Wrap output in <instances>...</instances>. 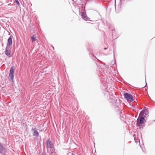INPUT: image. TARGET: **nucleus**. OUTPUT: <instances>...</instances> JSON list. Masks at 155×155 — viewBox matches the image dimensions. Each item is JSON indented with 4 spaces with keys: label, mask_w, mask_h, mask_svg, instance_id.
Returning <instances> with one entry per match:
<instances>
[{
    "label": "nucleus",
    "mask_w": 155,
    "mask_h": 155,
    "mask_svg": "<svg viewBox=\"0 0 155 155\" xmlns=\"http://www.w3.org/2000/svg\"><path fill=\"white\" fill-rule=\"evenodd\" d=\"M15 71L14 66H12L10 68V73L9 75V79L10 80L13 81L14 79V73Z\"/></svg>",
    "instance_id": "obj_1"
},
{
    "label": "nucleus",
    "mask_w": 155,
    "mask_h": 155,
    "mask_svg": "<svg viewBox=\"0 0 155 155\" xmlns=\"http://www.w3.org/2000/svg\"><path fill=\"white\" fill-rule=\"evenodd\" d=\"M144 120H145V119L144 117L142 116L140 117H139L137 120V125L140 126V124H142L144 123Z\"/></svg>",
    "instance_id": "obj_2"
},
{
    "label": "nucleus",
    "mask_w": 155,
    "mask_h": 155,
    "mask_svg": "<svg viewBox=\"0 0 155 155\" xmlns=\"http://www.w3.org/2000/svg\"><path fill=\"white\" fill-rule=\"evenodd\" d=\"M124 96L125 98L127 101L132 102L134 100L132 96L129 93H125L124 94Z\"/></svg>",
    "instance_id": "obj_3"
},
{
    "label": "nucleus",
    "mask_w": 155,
    "mask_h": 155,
    "mask_svg": "<svg viewBox=\"0 0 155 155\" xmlns=\"http://www.w3.org/2000/svg\"><path fill=\"white\" fill-rule=\"evenodd\" d=\"M46 148L48 150L50 148H52L54 147V145L52 142L51 141L50 139H48L46 141Z\"/></svg>",
    "instance_id": "obj_4"
},
{
    "label": "nucleus",
    "mask_w": 155,
    "mask_h": 155,
    "mask_svg": "<svg viewBox=\"0 0 155 155\" xmlns=\"http://www.w3.org/2000/svg\"><path fill=\"white\" fill-rule=\"evenodd\" d=\"M149 114L148 110L147 109H143L141 111L140 114V115L143 117H147Z\"/></svg>",
    "instance_id": "obj_5"
},
{
    "label": "nucleus",
    "mask_w": 155,
    "mask_h": 155,
    "mask_svg": "<svg viewBox=\"0 0 155 155\" xmlns=\"http://www.w3.org/2000/svg\"><path fill=\"white\" fill-rule=\"evenodd\" d=\"M5 54L7 56L9 57H11V54L10 49V48L6 47L5 48Z\"/></svg>",
    "instance_id": "obj_6"
},
{
    "label": "nucleus",
    "mask_w": 155,
    "mask_h": 155,
    "mask_svg": "<svg viewBox=\"0 0 155 155\" xmlns=\"http://www.w3.org/2000/svg\"><path fill=\"white\" fill-rule=\"evenodd\" d=\"M12 36L11 35L8 38L6 47L8 46V47L10 48V47L12 45Z\"/></svg>",
    "instance_id": "obj_7"
},
{
    "label": "nucleus",
    "mask_w": 155,
    "mask_h": 155,
    "mask_svg": "<svg viewBox=\"0 0 155 155\" xmlns=\"http://www.w3.org/2000/svg\"><path fill=\"white\" fill-rule=\"evenodd\" d=\"M80 15L81 16L82 18L84 20L86 21L89 20L90 18L87 17V15L86 14V12H81L80 13Z\"/></svg>",
    "instance_id": "obj_8"
},
{
    "label": "nucleus",
    "mask_w": 155,
    "mask_h": 155,
    "mask_svg": "<svg viewBox=\"0 0 155 155\" xmlns=\"http://www.w3.org/2000/svg\"><path fill=\"white\" fill-rule=\"evenodd\" d=\"M6 151L5 148L4 147L2 144L0 143V153L3 154L5 153Z\"/></svg>",
    "instance_id": "obj_9"
},
{
    "label": "nucleus",
    "mask_w": 155,
    "mask_h": 155,
    "mask_svg": "<svg viewBox=\"0 0 155 155\" xmlns=\"http://www.w3.org/2000/svg\"><path fill=\"white\" fill-rule=\"evenodd\" d=\"M54 151L55 149L54 148V147L52 148H50L47 151L48 153L50 154H52L53 153L54 154Z\"/></svg>",
    "instance_id": "obj_10"
},
{
    "label": "nucleus",
    "mask_w": 155,
    "mask_h": 155,
    "mask_svg": "<svg viewBox=\"0 0 155 155\" xmlns=\"http://www.w3.org/2000/svg\"><path fill=\"white\" fill-rule=\"evenodd\" d=\"M32 129L34 131L33 134V136L37 137L39 133L36 130V128H32Z\"/></svg>",
    "instance_id": "obj_11"
},
{
    "label": "nucleus",
    "mask_w": 155,
    "mask_h": 155,
    "mask_svg": "<svg viewBox=\"0 0 155 155\" xmlns=\"http://www.w3.org/2000/svg\"><path fill=\"white\" fill-rule=\"evenodd\" d=\"M36 35H34L32 36L31 37V40L32 42H34L35 41Z\"/></svg>",
    "instance_id": "obj_12"
},
{
    "label": "nucleus",
    "mask_w": 155,
    "mask_h": 155,
    "mask_svg": "<svg viewBox=\"0 0 155 155\" xmlns=\"http://www.w3.org/2000/svg\"><path fill=\"white\" fill-rule=\"evenodd\" d=\"M134 140L135 142L137 144L138 143H139V144H140V142L139 140V139H136L135 137L134 138Z\"/></svg>",
    "instance_id": "obj_13"
},
{
    "label": "nucleus",
    "mask_w": 155,
    "mask_h": 155,
    "mask_svg": "<svg viewBox=\"0 0 155 155\" xmlns=\"http://www.w3.org/2000/svg\"><path fill=\"white\" fill-rule=\"evenodd\" d=\"M15 1L16 3L17 4V5L18 6H19L20 5V4H19V3L18 1V0H15Z\"/></svg>",
    "instance_id": "obj_14"
},
{
    "label": "nucleus",
    "mask_w": 155,
    "mask_h": 155,
    "mask_svg": "<svg viewBox=\"0 0 155 155\" xmlns=\"http://www.w3.org/2000/svg\"><path fill=\"white\" fill-rule=\"evenodd\" d=\"M41 155H45V154L44 153H41Z\"/></svg>",
    "instance_id": "obj_15"
},
{
    "label": "nucleus",
    "mask_w": 155,
    "mask_h": 155,
    "mask_svg": "<svg viewBox=\"0 0 155 155\" xmlns=\"http://www.w3.org/2000/svg\"><path fill=\"white\" fill-rule=\"evenodd\" d=\"M104 50H106V49H107V48H104Z\"/></svg>",
    "instance_id": "obj_16"
},
{
    "label": "nucleus",
    "mask_w": 155,
    "mask_h": 155,
    "mask_svg": "<svg viewBox=\"0 0 155 155\" xmlns=\"http://www.w3.org/2000/svg\"><path fill=\"white\" fill-rule=\"evenodd\" d=\"M71 155H75L74 154L72 153Z\"/></svg>",
    "instance_id": "obj_17"
},
{
    "label": "nucleus",
    "mask_w": 155,
    "mask_h": 155,
    "mask_svg": "<svg viewBox=\"0 0 155 155\" xmlns=\"http://www.w3.org/2000/svg\"><path fill=\"white\" fill-rule=\"evenodd\" d=\"M146 85H147V84L146 82Z\"/></svg>",
    "instance_id": "obj_18"
}]
</instances>
